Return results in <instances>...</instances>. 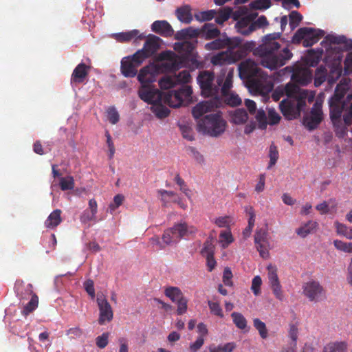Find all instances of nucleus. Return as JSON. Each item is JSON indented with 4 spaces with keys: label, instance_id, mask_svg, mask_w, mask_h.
Masks as SVG:
<instances>
[{
    "label": "nucleus",
    "instance_id": "obj_40",
    "mask_svg": "<svg viewBox=\"0 0 352 352\" xmlns=\"http://www.w3.org/2000/svg\"><path fill=\"white\" fill-rule=\"evenodd\" d=\"M162 102H156L151 107V111L160 119L168 117L170 112L169 109L164 106Z\"/></svg>",
    "mask_w": 352,
    "mask_h": 352
},
{
    "label": "nucleus",
    "instance_id": "obj_27",
    "mask_svg": "<svg viewBox=\"0 0 352 352\" xmlns=\"http://www.w3.org/2000/svg\"><path fill=\"white\" fill-rule=\"evenodd\" d=\"M329 103L330 118L332 122H335L339 121L346 106L345 102L334 101L332 99H329Z\"/></svg>",
    "mask_w": 352,
    "mask_h": 352
},
{
    "label": "nucleus",
    "instance_id": "obj_53",
    "mask_svg": "<svg viewBox=\"0 0 352 352\" xmlns=\"http://www.w3.org/2000/svg\"><path fill=\"white\" fill-rule=\"evenodd\" d=\"M289 26L294 30L302 20V16L297 11H292L289 15Z\"/></svg>",
    "mask_w": 352,
    "mask_h": 352
},
{
    "label": "nucleus",
    "instance_id": "obj_45",
    "mask_svg": "<svg viewBox=\"0 0 352 352\" xmlns=\"http://www.w3.org/2000/svg\"><path fill=\"white\" fill-rule=\"evenodd\" d=\"M158 193L161 196V200L165 206L176 201V195L173 191L160 190Z\"/></svg>",
    "mask_w": 352,
    "mask_h": 352
},
{
    "label": "nucleus",
    "instance_id": "obj_43",
    "mask_svg": "<svg viewBox=\"0 0 352 352\" xmlns=\"http://www.w3.org/2000/svg\"><path fill=\"white\" fill-rule=\"evenodd\" d=\"M317 225L318 224L316 221H309L307 223L297 229L296 233L301 237H306L308 234H311L316 230Z\"/></svg>",
    "mask_w": 352,
    "mask_h": 352
},
{
    "label": "nucleus",
    "instance_id": "obj_1",
    "mask_svg": "<svg viewBox=\"0 0 352 352\" xmlns=\"http://www.w3.org/2000/svg\"><path fill=\"white\" fill-rule=\"evenodd\" d=\"M280 33L269 34L263 38V43L254 50V56L260 58L261 65L270 70L277 69L285 65L293 56L287 47L280 50V45L276 40Z\"/></svg>",
    "mask_w": 352,
    "mask_h": 352
},
{
    "label": "nucleus",
    "instance_id": "obj_25",
    "mask_svg": "<svg viewBox=\"0 0 352 352\" xmlns=\"http://www.w3.org/2000/svg\"><path fill=\"white\" fill-rule=\"evenodd\" d=\"M98 212V204L94 199L89 201V208L85 210L80 217L82 223H87L89 221H96V214Z\"/></svg>",
    "mask_w": 352,
    "mask_h": 352
},
{
    "label": "nucleus",
    "instance_id": "obj_6",
    "mask_svg": "<svg viewBox=\"0 0 352 352\" xmlns=\"http://www.w3.org/2000/svg\"><path fill=\"white\" fill-rule=\"evenodd\" d=\"M226 122L219 113L205 116L197 122L199 132L210 137H219L226 130Z\"/></svg>",
    "mask_w": 352,
    "mask_h": 352
},
{
    "label": "nucleus",
    "instance_id": "obj_3",
    "mask_svg": "<svg viewBox=\"0 0 352 352\" xmlns=\"http://www.w3.org/2000/svg\"><path fill=\"white\" fill-rule=\"evenodd\" d=\"M229 69L223 68L215 77L212 72L203 70L199 72L197 80L199 85L201 95L204 97L219 98L222 85L224 83Z\"/></svg>",
    "mask_w": 352,
    "mask_h": 352
},
{
    "label": "nucleus",
    "instance_id": "obj_39",
    "mask_svg": "<svg viewBox=\"0 0 352 352\" xmlns=\"http://www.w3.org/2000/svg\"><path fill=\"white\" fill-rule=\"evenodd\" d=\"M232 121L236 124H244L248 119L247 111L244 109H237L230 113Z\"/></svg>",
    "mask_w": 352,
    "mask_h": 352
},
{
    "label": "nucleus",
    "instance_id": "obj_46",
    "mask_svg": "<svg viewBox=\"0 0 352 352\" xmlns=\"http://www.w3.org/2000/svg\"><path fill=\"white\" fill-rule=\"evenodd\" d=\"M327 74V70L323 66H320L316 69L314 78V85L316 87L321 85L326 80Z\"/></svg>",
    "mask_w": 352,
    "mask_h": 352
},
{
    "label": "nucleus",
    "instance_id": "obj_62",
    "mask_svg": "<svg viewBox=\"0 0 352 352\" xmlns=\"http://www.w3.org/2000/svg\"><path fill=\"white\" fill-rule=\"evenodd\" d=\"M107 118L112 124H116L120 120V116L114 107H111L107 109Z\"/></svg>",
    "mask_w": 352,
    "mask_h": 352
},
{
    "label": "nucleus",
    "instance_id": "obj_11",
    "mask_svg": "<svg viewBox=\"0 0 352 352\" xmlns=\"http://www.w3.org/2000/svg\"><path fill=\"white\" fill-rule=\"evenodd\" d=\"M144 60L140 56H135V54L131 56H127L121 60V72L126 78H133L137 75L138 68Z\"/></svg>",
    "mask_w": 352,
    "mask_h": 352
},
{
    "label": "nucleus",
    "instance_id": "obj_32",
    "mask_svg": "<svg viewBox=\"0 0 352 352\" xmlns=\"http://www.w3.org/2000/svg\"><path fill=\"white\" fill-rule=\"evenodd\" d=\"M62 211L60 209H56L52 212L45 221V226L49 229L56 228L62 222Z\"/></svg>",
    "mask_w": 352,
    "mask_h": 352
},
{
    "label": "nucleus",
    "instance_id": "obj_33",
    "mask_svg": "<svg viewBox=\"0 0 352 352\" xmlns=\"http://www.w3.org/2000/svg\"><path fill=\"white\" fill-rule=\"evenodd\" d=\"M197 232V228L193 226H189L186 223H177V238L189 239Z\"/></svg>",
    "mask_w": 352,
    "mask_h": 352
},
{
    "label": "nucleus",
    "instance_id": "obj_48",
    "mask_svg": "<svg viewBox=\"0 0 352 352\" xmlns=\"http://www.w3.org/2000/svg\"><path fill=\"white\" fill-rule=\"evenodd\" d=\"M214 249L215 247L212 243V239H208L204 242V247L201 250V254L204 257L214 256Z\"/></svg>",
    "mask_w": 352,
    "mask_h": 352
},
{
    "label": "nucleus",
    "instance_id": "obj_30",
    "mask_svg": "<svg viewBox=\"0 0 352 352\" xmlns=\"http://www.w3.org/2000/svg\"><path fill=\"white\" fill-rule=\"evenodd\" d=\"M113 36L119 42H129L133 39L143 40L146 38V36L144 34H140L138 30L115 34Z\"/></svg>",
    "mask_w": 352,
    "mask_h": 352
},
{
    "label": "nucleus",
    "instance_id": "obj_41",
    "mask_svg": "<svg viewBox=\"0 0 352 352\" xmlns=\"http://www.w3.org/2000/svg\"><path fill=\"white\" fill-rule=\"evenodd\" d=\"M248 10L245 13L241 15L238 19H239L236 23L237 27L240 29L241 33L247 32L248 30H243L242 29L248 27L251 23H254L253 21L256 17L257 14L246 15Z\"/></svg>",
    "mask_w": 352,
    "mask_h": 352
},
{
    "label": "nucleus",
    "instance_id": "obj_22",
    "mask_svg": "<svg viewBox=\"0 0 352 352\" xmlns=\"http://www.w3.org/2000/svg\"><path fill=\"white\" fill-rule=\"evenodd\" d=\"M322 120V111L321 107L316 103L312 107L309 117L305 120V124L309 130L317 128Z\"/></svg>",
    "mask_w": 352,
    "mask_h": 352
},
{
    "label": "nucleus",
    "instance_id": "obj_37",
    "mask_svg": "<svg viewBox=\"0 0 352 352\" xmlns=\"http://www.w3.org/2000/svg\"><path fill=\"white\" fill-rule=\"evenodd\" d=\"M199 30L207 39L214 38L220 34L219 30L212 23H206Z\"/></svg>",
    "mask_w": 352,
    "mask_h": 352
},
{
    "label": "nucleus",
    "instance_id": "obj_64",
    "mask_svg": "<svg viewBox=\"0 0 352 352\" xmlns=\"http://www.w3.org/2000/svg\"><path fill=\"white\" fill-rule=\"evenodd\" d=\"M235 347L236 344L234 342H228L223 346H218L211 349L210 352H232Z\"/></svg>",
    "mask_w": 352,
    "mask_h": 352
},
{
    "label": "nucleus",
    "instance_id": "obj_26",
    "mask_svg": "<svg viewBox=\"0 0 352 352\" xmlns=\"http://www.w3.org/2000/svg\"><path fill=\"white\" fill-rule=\"evenodd\" d=\"M151 30L162 36L168 37L173 34L174 30L166 21H155L151 25Z\"/></svg>",
    "mask_w": 352,
    "mask_h": 352
},
{
    "label": "nucleus",
    "instance_id": "obj_60",
    "mask_svg": "<svg viewBox=\"0 0 352 352\" xmlns=\"http://www.w3.org/2000/svg\"><path fill=\"white\" fill-rule=\"evenodd\" d=\"M217 10H210L207 11L201 12L199 14L195 15V18L199 21H210L215 17Z\"/></svg>",
    "mask_w": 352,
    "mask_h": 352
},
{
    "label": "nucleus",
    "instance_id": "obj_38",
    "mask_svg": "<svg viewBox=\"0 0 352 352\" xmlns=\"http://www.w3.org/2000/svg\"><path fill=\"white\" fill-rule=\"evenodd\" d=\"M177 19L185 23H190L192 21V14L190 6L185 5L177 8Z\"/></svg>",
    "mask_w": 352,
    "mask_h": 352
},
{
    "label": "nucleus",
    "instance_id": "obj_42",
    "mask_svg": "<svg viewBox=\"0 0 352 352\" xmlns=\"http://www.w3.org/2000/svg\"><path fill=\"white\" fill-rule=\"evenodd\" d=\"M173 75H165L159 80V86L162 89L173 88L176 85V71L171 72Z\"/></svg>",
    "mask_w": 352,
    "mask_h": 352
},
{
    "label": "nucleus",
    "instance_id": "obj_44",
    "mask_svg": "<svg viewBox=\"0 0 352 352\" xmlns=\"http://www.w3.org/2000/svg\"><path fill=\"white\" fill-rule=\"evenodd\" d=\"M38 305V297L36 294L32 295L30 300L24 305L23 310L21 311L22 315L27 316L30 313L34 311Z\"/></svg>",
    "mask_w": 352,
    "mask_h": 352
},
{
    "label": "nucleus",
    "instance_id": "obj_9",
    "mask_svg": "<svg viewBox=\"0 0 352 352\" xmlns=\"http://www.w3.org/2000/svg\"><path fill=\"white\" fill-rule=\"evenodd\" d=\"M323 35L322 30L307 27L301 28L294 34L292 41L293 43L298 44L302 41L305 47H311L316 43Z\"/></svg>",
    "mask_w": 352,
    "mask_h": 352
},
{
    "label": "nucleus",
    "instance_id": "obj_58",
    "mask_svg": "<svg viewBox=\"0 0 352 352\" xmlns=\"http://www.w3.org/2000/svg\"><path fill=\"white\" fill-rule=\"evenodd\" d=\"M255 118L258 122L259 128L261 129H265L267 125V117L265 111L263 109L258 110Z\"/></svg>",
    "mask_w": 352,
    "mask_h": 352
},
{
    "label": "nucleus",
    "instance_id": "obj_63",
    "mask_svg": "<svg viewBox=\"0 0 352 352\" xmlns=\"http://www.w3.org/2000/svg\"><path fill=\"white\" fill-rule=\"evenodd\" d=\"M175 342H176V331H173L168 336V342L166 344L167 349L159 348L157 350L158 352H172L170 350V348L174 346Z\"/></svg>",
    "mask_w": 352,
    "mask_h": 352
},
{
    "label": "nucleus",
    "instance_id": "obj_31",
    "mask_svg": "<svg viewBox=\"0 0 352 352\" xmlns=\"http://www.w3.org/2000/svg\"><path fill=\"white\" fill-rule=\"evenodd\" d=\"M210 62L214 66H223L228 64L234 63V60H233L232 57L230 56L229 51H226L219 52L212 56Z\"/></svg>",
    "mask_w": 352,
    "mask_h": 352
},
{
    "label": "nucleus",
    "instance_id": "obj_59",
    "mask_svg": "<svg viewBox=\"0 0 352 352\" xmlns=\"http://www.w3.org/2000/svg\"><path fill=\"white\" fill-rule=\"evenodd\" d=\"M224 42L226 44V47H228L229 50L232 51L235 48H237L241 43V39L238 37L230 38L228 36H224Z\"/></svg>",
    "mask_w": 352,
    "mask_h": 352
},
{
    "label": "nucleus",
    "instance_id": "obj_29",
    "mask_svg": "<svg viewBox=\"0 0 352 352\" xmlns=\"http://www.w3.org/2000/svg\"><path fill=\"white\" fill-rule=\"evenodd\" d=\"M89 67L85 63L78 64L73 71L71 76L72 83H82L89 73Z\"/></svg>",
    "mask_w": 352,
    "mask_h": 352
},
{
    "label": "nucleus",
    "instance_id": "obj_4",
    "mask_svg": "<svg viewBox=\"0 0 352 352\" xmlns=\"http://www.w3.org/2000/svg\"><path fill=\"white\" fill-rule=\"evenodd\" d=\"M260 70L257 64L251 59H246L239 65V77L243 80H246L251 89L265 95L272 90L273 85L269 83L263 85L262 82L256 78L259 75Z\"/></svg>",
    "mask_w": 352,
    "mask_h": 352
},
{
    "label": "nucleus",
    "instance_id": "obj_10",
    "mask_svg": "<svg viewBox=\"0 0 352 352\" xmlns=\"http://www.w3.org/2000/svg\"><path fill=\"white\" fill-rule=\"evenodd\" d=\"M234 77V69H230L226 79L221 88V94L224 99L225 102L232 107L239 106L241 104L242 100L238 94L230 92L232 87Z\"/></svg>",
    "mask_w": 352,
    "mask_h": 352
},
{
    "label": "nucleus",
    "instance_id": "obj_47",
    "mask_svg": "<svg viewBox=\"0 0 352 352\" xmlns=\"http://www.w3.org/2000/svg\"><path fill=\"white\" fill-rule=\"evenodd\" d=\"M231 317L237 328L243 330L247 327V320L241 313L233 312L231 314Z\"/></svg>",
    "mask_w": 352,
    "mask_h": 352
},
{
    "label": "nucleus",
    "instance_id": "obj_51",
    "mask_svg": "<svg viewBox=\"0 0 352 352\" xmlns=\"http://www.w3.org/2000/svg\"><path fill=\"white\" fill-rule=\"evenodd\" d=\"M272 5L271 0H254L250 3L252 10H266Z\"/></svg>",
    "mask_w": 352,
    "mask_h": 352
},
{
    "label": "nucleus",
    "instance_id": "obj_50",
    "mask_svg": "<svg viewBox=\"0 0 352 352\" xmlns=\"http://www.w3.org/2000/svg\"><path fill=\"white\" fill-rule=\"evenodd\" d=\"M254 23H251L249 26V29H248L247 32H243V34H248L256 30V28H261L265 26L268 24L267 18L265 16H259L256 21L253 22Z\"/></svg>",
    "mask_w": 352,
    "mask_h": 352
},
{
    "label": "nucleus",
    "instance_id": "obj_16",
    "mask_svg": "<svg viewBox=\"0 0 352 352\" xmlns=\"http://www.w3.org/2000/svg\"><path fill=\"white\" fill-rule=\"evenodd\" d=\"M302 289L304 295L310 301L318 302L325 295V291L318 281H309L305 283Z\"/></svg>",
    "mask_w": 352,
    "mask_h": 352
},
{
    "label": "nucleus",
    "instance_id": "obj_35",
    "mask_svg": "<svg viewBox=\"0 0 352 352\" xmlns=\"http://www.w3.org/2000/svg\"><path fill=\"white\" fill-rule=\"evenodd\" d=\"M177 186H179L180 190L185 195L186 198H177V205L182 209L187 207V199L190 198V190L187 188L184 181L177 176Z\"/></svg>",
    "mask_w": 352,
    "mask_h": 352
},
{
    "label": "nucleus",
    "instance_id": "obj_61",
    "mask_svg": "<svg viewBox=\"0 0 352 352\" xmlns=\"http://www.w3.org/2000/svg\"><path fill=\"white\" fill-rule=\"evenodd\" d=\"M208 50H219L226 47L224 42V36L220 38L215 39L214 41L208 43L206 45Z\"/></svg>",
    "mask_w": 352,
    "mask_h": 352
},
{
    "label": "nucleus",
    "instance_id": "obj_18",
    "mask_svg": "<svg viewBox=\"0 0 352 352\" xmlns=\"http://www.w3.org/2000/svg\"><path fill=\"white\" fill-rule=\"evenodd\" d=\"M220 104L219 98L199 102L192 108V114L195 119H199L205 113L210 112L215 108L219 107Z\"/></svg>",
    "mask_w": 352,
    "mask_h": 352
},
{
    "label": "nucleus",
    "instance_id": "obj_2",
    "mask_svg": "<svg viewBox=\"0 0 352 352\" xmlns=\"http://www.w3.org/2000/svg\"><path fill=\"white\" fill-rule=\"evenodd\" d=\"M199 34L200 30L192 27L177 31V41L184 40L177 42V70L186 67L190 71H195L204 67V62L199 60V56L194 52L197 41H188L196 39Z\"/></svg>",
    "mask_w": 352,
    "mask_h": 352
},
{
    "label": "nucleus",
    "instance_id": "obj_57",
    "mask_svg": "<svg viewBox=\"0 0 352 352\" xmlns=\"http://www.w3.org/2000/svg\"><path fill=\"white\" fill-rule=\"evenodd\" d=\"M278 151L277 146L274 144H272L270 146L269 151V157H270V163L268 168H271L274 166L278 159Z\"/></svg>",
    "mask_w": 352,
    "mask_h": 352
},
{
    "label": "nucleus",
    "instance_id": "obj_14",
    "mask_svg": "<svg viewBox=\"0 0 352 352\" xmlns=\"http://www.w3.org/2000/svg\"><path fill=\"white\" fill-rule=\"evenodd\" d=\"M156 64L164 73L176 71V54L170 50L163 51L156 57Z\"/></svg>",
    "mask_w": 352,
    "mask_h": 352
},
{
    "label": "nucleus",
    "instance_id": "obj_36",
    "mask_svg": "<svg viewBox=\"0 0 352 352\" xmlns=\"http://www.w3.org/2000/svg\"><path fill=\"white\" fill-rule=\"evenodd\" d=\"M348 344L345 341L333 342L324 346L322 352H347Z\"/></svg>",
    "mask_w": 352,
    "mask_h": 352
},
{
    "label": "nucleus",
    "instance_id": "obj_19",
    "mask_svg": "<svg viewBox=\"0 0 352 352\" xmlns=\"http://www.w3.org/2000/svg\"><path fill=\"white\" fill-rule=\"evenodd\" d=\"M267 277L270 285L272 289L274 295L279 300H283L284 296L281 289V285L277 274V267L272 265L267 266Z\"/></svg>",
    "mask_w": 352,
    "mask_h": 352
},
{
    "label": "nucleus",
    "instance_id": "obj_13",
    "mask_svg": "<svg viewBox=\"0 0 352 352\" xmlns=\"http://www.w3.org/2000/svg\"><path fill=\"white\" fill-rule=\"evenodd\" d=\"M162 39L157 36L149 34L146 39L142 50L135 53V56H141L144 60L151 56L160 48Z\"/></svg>",
    "mask_w": 352,
    "mask_h": 352
},
{
    "label": "nucleus",
    "instance_id": "obj_5",
    "mask_svg": "<svg viewBox=\"0 0 352 352\" xmlns=\"http://www.w3.org/2000/svg\"><path fill=\"white\" fill-rule=\"evenodd\" d=\"M138 96L150 104L163 102L172 108H176V90L164 93L151 85H142L138 89Z\"/></svg>",
    "mask_w": 352,
    "mask_h": 352
},
{
    "label": "nucleus",
    "instance_id": "obj_54",
    "mask_svg": "<svg viewBox=\"0 0 352 352\" xmlns=\"http://www.w3.org/2000/svg\"><path fill=\"white\" fill-rule=\"evenodd\" d=\"M254 327L258 330L260 336L263 339H265L267 337V329L265 324L258 318H255L253 320Z\"/></svg>",
    "mask_w": 352,
    "mask_h": 352
},
{
    "label": "nucleus",
    "instance_id": "obj_24",
    "mask_svg": "<svg viewBox=\"0 0 352 352\" xmlns=\"http://www.w3.org/2000/svg\"><path fill=\"white\" fill-rule=\"evenodd\" d=\"M14 290L16 294V296L21 302L23 300H27L30 296L35 294L33 292V286L29 283L26 285H24V282L21 280L16 281L14 284Z\"/></svg>",
    "mask_w": 352,
    "mask_h": 352
},
{
    "label": "nucleus",
    "instance_id": "obj_34",
    "mask_svg": "<svg viewBox=\"0 0 352 352\" xmlns=\"http://www.w3.org/2000/svg\"><path fill=\"white\" fill-rule=\"evenodd\" d=\"M349 89V83L346 80H342L336 86L333 95L330 99L334 101H344V97Z\"/></svg>",
    "mask_w": 352,
    "mask_h": 352
},
{
    "label": "nucleus",
    "instance_id": "obj_7",
    "mask_svg": "<svg viewBox=\"0 0 352 352\" xmlns=\"http://www.w3.org/2000/svg\"><path fill=\"white\" fill-rule=\"evenodd\" d=\"M285 94L288 98L297 100V106L300 109L306 105V99L308 97L307 90L302 89L297 85L292 82L287 83L284 87H277L272 94V98L275 102L278 101Z\"/></svg>",
    "mask_w": 352,
    "mask_h": 352
},
{
    "label": "nucleus",
    "instance_id": "obj_15",
    "mask_svg": "<svg viewBox=\"0 0 352 352\" xmlns=\"http://www.w3.org/2000/svg\"><path fill=\"white\" fill-rule=\"evenodd\" d=\"M96 301L99 309V318L98 321L99 324L104 325L113 320V309L111 305L103 295H98Z\"/></svg>",
    "mask_w": 352,
    "mask_h": 352
},
{
    "label": "nucleus",
    "instance_id": "obj_12",
    "mask_svg": "<svg viewBox=\"0 0 352 352\" xmlns=\"http://www.w3.org/2000/svg\"><path fill=\"white\" fill-rule=\"evenodd\" d=\"M164 73L157 64L151 63L142 68L138 75V80L142 85H151L160 74Z\"/></svg>",
    "mask_w": 352,
    "mask_h": 352
},
{
    "label": "nucleus",
    "instance_id": "obj_56",
    "mask_svg": "<svg viewBox=\"0 0 352 352\" xmlns=\"http://www.w3.org/2000/svg\"><path fill=\"white\" fill-rule=\"evenodd\" d=\"M176 234V226L174 225L172 228H168L164 231L162 236L163 243L166 245L170 244L174 239Z\"/></svg>",
    "mask_w": 352,
    "mask_h": 352
},
{
    "label": "nucleus",
    "instance_id": "obj_20",
    "mask_svg": "<svg viewBox=\"0 0 352 352\" xmlns=\"http://www.w3.org/2000/svg\"><path fill=\"white\" fill-rule=\"evenodd\" d=\"M267 233L265 230H257L254 235V243L257 250L261 257L267 258L269 256L268 245L269 243L267 239Z\"/></svg>",
    "mask_w": 352,
    "mask_h": 352
},
{
    "label": "nucleus",
    "instance_id": "obj_21",
    "mask_svg": "<svg viewBox=\"0 0 352 352\" xmlns=\"http://www.w3.org/2000/svg\"><path fill=\"white\" fill-rule=\"evenodd\" d=\"M312 80V74L305 68H297L294 70L292 75V80L293 84L305 86L308 85Z\"/></svg>",
    "mask_w": 352,
    "mask_h": 352
},
{
    "label": "nucleus",
    "instance_id": "obj_55",
    "mask_svg": "<svg viewBox=\"0 0 352 352\" xmlns=\"http://www.w3.org/2000/svg\"><path fill=\"white\" fill-rule=\"evenodd\" d=\"M333 245L335 248L340 251L347 253H352V243H346L340 240H334Z\"/></svg>",
    "mask_w": 352,
    "mask_h": 352
},
{
    "label": "nucleus",
    "instance_id": "obj_8",
    "mask_svg": "<svg viewBox=\"0 0 352 352\" xmlns=\"http://www.w3.org/2000/svg\"><path fill=\"white\" fill-rule=\"evenodd\" d=\"M192 78L189 71L184 70L177 74V108L181 106H187L192 102V89L187 85Z\"/></svg>",
    "mask_w": 352,
    "mask_h": 352
},
{
    "label": "nucleus",
    "instance_id": "obj_23",
    "mask_svg": "<svg viewBox=\"0 0 352 352\" xmlns=\"http://www.w3.org/2000/svg\"><path fill=\"white\" fill-rule=\"evenodd\" d=\"M326 39L330 44L339 45L338 47H335L334 50L338 49L339 51H349L352 50V40L347 39L344 36L328 35Z\"/></svg>",
    "mask_w": 352,
    "mask_h": 352
},
{
    "label": "nucleus",
    "instance_id": "obj_28",
    "mask_svg": "<svg viewBox=\"0 0 352 352\" xmlns=\"http://www.w3.org/2000/svg\"><path fill=\"white\" fill-rule=\"evenodd\" d=\"M296 106H297V102L295 104L294 102L289 100H283L280 104V109L283 115L288 120H292L295 118L296 114ZM303 107H302L300 109L298 108V110L300 111Z\"/></svg>",
    "mask_w": 352,
    "mask_h": 352
},
{
    "label": "nucleus",
    "instance_id": "obj_49",
    "mask_svg": "<svg viewBox=\"0 0 352 352\" xmlns=\"http://www.w3.org/2000/svg\"><path fill=\"white\" fill-rule=\"evenodd\" d=\"M188 300L184 297L182 292L177 288V315L185 313L187 310Z\"/></svg>",
    "mask_w": 352,
    "mask_h": 352
},
{
    "label": "nucleus",
    "instance_id": "obj_17",
    "mask_svg": "<svg viewBox=\"0 0 352 352\" xmlns=\"http://www.w3.org/2000/svg\"><path fill=\"white\" fill-rule=\"evenodd\" d=\"M247 10H248V9L246 6L240 7L234 12H233L232 8L230 7L220 8L217 10V14L214 17L215 21L217 23L222 25L225 21L230 19L232 14L233 19L234 20H238V19L241 15L244 14Z\"/></svg>",
    "mask_w": 352,
    "mask_h": 352
},
{
    "label": "nucleus",
    "instance_id": "obj_52",
    "mask_svg": "<svg viewBox=\"0 0 352 352\" xmlns=\"http://www.w3.org/2000/svg\"><path fill=\"white\" fill-rule=\"evenodd\" d=\"M60 188L62 190H72L74 188V179L72 176L61 177L59 182Z\"/></svg>",
    "mask_w": 352,
    "mask_h": 352
}]
</instances>
